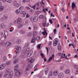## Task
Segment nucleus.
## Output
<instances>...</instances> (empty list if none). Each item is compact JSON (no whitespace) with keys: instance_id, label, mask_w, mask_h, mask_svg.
I'll return each instance as SVG.
<instances>
[{"instance_id":"nucleus-1","label":"nucleus","mask_w":78,"mask_h":78,"mask_svg":"<svg viewBox=\"0 0 78 78\" xmlns=\"http://www.w3.org/2000/svg\"><path fill=\"white\" fill-rule=\"evenodd\" d=\"M36 34H37L36 32L35 31L33 32V35L34 37H32V39L31 41V43H34L36 41V38L35 37L36 36Z\"/></svg>"},{"instance_id":"nucleus-2","label":"nucleus","mask_w":78,"mask_h":78,"mask_svg":"<svg viewBox=\"0 0 78 78\" xmlns=\"http://www.w3.org/2000/svg\"><path fill=\"white\" fill-rule=\"evenodd\" d=\"M14 23H17V24H20L21 23V18H19L18 19L16 20L14 22Z\"/></svg>"},{"instance_id":"nucleus-3","label":"nucleus","mask_w":78,"mask_h":78,"mask_svg":"<svg viewBox=\"0 0 78 78\" xmlns=\"http://www.w3.org/2000/svg\"><path fill=\"white\" fill-rule=\"evenodd\" d=\"M15 72V75L16 76H19L20 75V72L19 71L17 70Z\"/></svg>"},{"instance_id":"nucleus-4","label":"nucleus","mask_w":78,"mask_h":78,"mask_svg":"<svg viewBox=\"0 0 78 78\" xmlns=\"http://www.w3.org/2000/svg\"><path fill=\"white\" fill-rule=\"evenodd\" d=\"M11 44L10 42H7L5 44V47L6 48L9 47L11 46Z\"/></svg>"},{"instance_id":"nucleus-5","label":"nucleus","mask_w":78,"mask_h":78,"mask_svg":"<svg viewBox=\"0 0 78 78\" xmlns=\"http://www.w3.org/2000/svg\"><path fill=\"white\" fill-rule=\"evenodd\" d=\"M29 63H28V66H27L26 69V70H29V69H31L32 67L33 66L31 65L30 64H29Z\"/></svg>"},{"instance_id":"nucleus-6","label":"nucleus","mask_w":78,"mask_h":78,"mask_svg":"<svg viewBox=\"0 0 78 78\" xmlns=\"http://www.w3.org/2000/svg\"><path fill=\"white\" fill-rule=\"evenodd\" d=\"M58 78H63V77H64V74L62 73H59L58 74Z\"/></svg>"},{"instance_id":"nucleus-7","label":"nucleus","mask_w":78,"mask_h":78,"mask_svg":"<svg viewBox=\"0 0 78 78\" xmlns=\"http://www.w3.org/2000/svg\"><path fill=\"white\" fill-rule=\"evenodd\" d=\"M10 70L9 69H7L5 71V74L4 76H6L7 75H8L9 73V72ZM6 75V76H5Z\"/></svg>"},{"instance_id":"nucleus-8","label":"nucleus","mask_w":78,"mask_h":78,"mask_svg":"<svg viewBox=\"0 0 78 78\" xmlns=\"http://www.w3.org/2000/svg\"><path fill=\"white\" fill-rule=\"evenodd\" d=\"M13 75V72L12 71H11L10 72L9 74V78H12Z\"/></svg>"},{"instance_id":"nucleus-9","label":"nucleus","mask_w":78,"mask_h":78,"mask_svg":"<svg viewBox=\"0 0 78 78\" xmlns=\"http://www.w3.org/2000/svg\"><path fill=\"white\" fill-rule=\"evenodd\" d=\"M38 19L37 17V16H35L33 19V21L34 22H36L37 21Z\"/></svg>"},{"instance_id":"nucleus-10","label":"nucleus","mask_w":78,"mask_h":78,"mask_svg":"<svg viewBox=\"0 0 78 78\" xmlns=\"http://www.w3.org/2000/svg\"><path fill=\"white\" fill-rule=\"evenodd\" d=\"M28 61V64H30V63H33V62H34V59L33 58H30V60H29Z\"/></svg>"},{"instance_id":"nucleus-11","label":"nucleus","mask_w":78,"mask_h":78,"mask_svg":"<svg viewBox=\"0 0 78 78\" xmlns=\"http://www.w3.org/2000/svg\"><path fill=\"white\" fill-rule=\"evenodd\" d=\"M57 48L58 50H61L62 48H61V46L60 44H58L57 46Z\"/></svg>"},{"instance_id":"nucleus-12","label":"nucleus","mask_w":78,"mask_h":78,"mask_svg":"<svg viewBox=\"0 0 78 78\" xmlns=\"http://www.w3.org/2000/svg\"><path fill=\"white\" fill-rule=\"evenodd\" d=\"M76 7V5L74 2L72 3V9H74Z\"/></svg>"},{"instance_id":"nucleus-13","label":"nucleus","mask_w":78,"mask_h":78,"mask_svg":"<svg viewBox=\"0 0 78 78\" xmlns=\"http://www.w3.org/2000/svg\"><path fill=\"white\" fill-rule=\"evenodd\" d=\"M4 65H5L4 64H2L0 66V70H3V69H4Z\"/></svg>"},{"instance_id":"nucleus-14","label":"nucleus","mask_w":78,"mask_h":78,"mask_svg":"<svg viewBox=\"0 0 78 78\" xmlns=\"http://www.w3.org/2000/svg\"><path fill=\"white\" fill-rule=\"evenodd\" d=\"M18 68H19V65H16L15 66V68L14 69V71L16 72V70H18Z\"/></svg>"},{"instance_id":"nucleus-15","label":"nucleus","mask_w":78,"mask_h":78,"mask_svg":"<svg viewBox=\"0 0 78 78\" xmlns=\"http://www.w3.org/2000/svg\"><path fill=\"white\" fill-rule=\"evenodd\" d=\"M32 51H30V52H29L27 55V57H30L31 56V55H32Z\"/></svg>"},{"instance_id":"nucleus-16","label":"nucleus","mask_w":78,"mask_h":78,"mask_svg":"<svg viewBox=\"0 0 78 78\" xmlns=\"http://www.w3.org/2000/svg\"><path fill=\"white\" fill-rule=\"evenodd\" d=\"M25 31L23 30H20V34H25Z\"/></svg>"},{"instance_id":"nucleus-17","label":"nucleus","mask_w":78,"mask_h":78,"mask_svg":"<svg viewBox=\"0 0 78 78\" xmlns=\"http://www.w3.org/2000/svg\"><path fill=\"white\" fill-rule=\"evenodd\" d=\"M53 74L54 76H56L58 74V72L57 71H54L53 73Z\"/></svg>"},{"instance_id":"nucleus-18","label":"nucleus","mask_w":78,"mask_h":78,"mask_svg":"<svg viewBox=\"0 0 78 78\" xmlns=\"http://www.w3.org/2000/svg\"><path fill=\"white\" fill-rule=\"evenodd\" d=\"M42 34L43 35H45L46 34V36H47V31L45 30V29L44 30V32H42Z\"/></svg>"},{"instance_id":"nucleus-19","label":"nucleus","mask_w":78,"mask_h":78,"mask_svg":"<svg viewBox=\"0 0 78 78\" xmlns=\"http://www.w3.org/2000/svg\"><path fill=\"white\" fill-rule=\"evenodd\" d=\"M42 34L43 35H45L46 34V36H47V31L45 30V29L44 30V32H42Z\"/></svg>"},{"instance_id":"nucleus-20","label":"nucleus","mask_w":78,"mask_h":78,"mask_svg":"<svg viewBox=\"0 0 78 78\" xmlns=\"http://www.w3.org/2000/svg\"><path fill=\"white\" fill-rule=\"evenodd\" d=\"M0 27H1V28H5V24L3 23H2L0 25Z\"/></svg>"},{"instance_id":"nucleus-21","label":"nucleus","mask_w":78,"mask_h":78,"mask_svg":"<svg viewBox=\"0 0 78 78\" xmlns=\"http://www.w3.org/2000/svg\"><path fill=\"white\" fill-rule=\"evenodd\" d=\"M16 50H18L19 51H21V48H20V46L16 48Z\"/></svg>"},{"instance_id":"nucleus-22","label":"nucleus","mask_w":78,"mask_h":78,"mask_svg":"<svg viewBox=\"0 0 78 78\" xmlns=\"http://www.w3.org/2000/svg\"><path fill=\"white\" fill-rule=\"evenodd\" d=\"M4 35H7V37L8 35V32H7V30H4Z\"/></svg>"},{"instance_id":"nucleus-23","label":"nucleus","mask_w":78,"mask_h":78,"mask_svg":"<svg viewBox=\"0 0 78 78\" xmlns=\"http://www.w3.org/2000/svg\"><path fill=\"white\" fill-rule=\"evenodd\" d=\"M3 8L4 7L3 6H1V5H0V11H2L3 10Z\"/></svg>"},{"instance_id":"nucleus-24","label":"nucleus","mask_w":78,"mask_h":78,"mask_svg":"<svg viewBox=\"0 0 78 78\" xmlns=\"http://www.w3.org/2000/svg\"><path fill=\"white\" fill-rule=\"evenodd\" d=\"M20 14H24L25 15H26V12L25 11H22L20 12Z\"/></svg>"},{"instance_id":"nucleus-25","label":"nucleus","mask_w":78,"mask_h":78,"mask_svg":"<svg viewBox=\"0 0 78 78\" xmlns=\"http://www.w3.org/2000/svg\"><path fill=\"white\" fill-rule=\"evenodd\" d=\"M23 27V25L22 24H19L18 26V28H22Z\"/></svg>"},{"instance_id":"nucleus-26","label":"nucleus","mask_w":78,"mask_h":78,"mask_svg":"<svg viewBox=\"0 0 78 78\" xmlns=\"http://www.w3.org/2000/svg\"><path fill=\"white\" fill-rule=\"evenodd\" d=\"M57 44H58V43L55 42V41H54L53 43V46H56L57 45Z\"/></svg>"},{"instance_id":"nucleus-27","label":"nucleus","mask_w":78,"mask_h":78,"mask_svg":"<svg viewBox=\"0 0 78 78\" xmlns=\"http://www.w3.org/2000/svg\"><path fill=\"white\" fill-rule=\"evenodd\" d=\"M11 64V62L10 61H8L6 62V64H7V65H9Z\"/></svg>"},{"instance_id":"nucleus-28","label":"nucleus","mask_w":78,"mask_h":78,"mask_svg":"<svg viewBox=\"0 0 78 78\" xmlns=\"http://www.w3.org/2000/svg\"><path fill=\"white\" fill-rule=\"evenodd\" d=\"M20 40L18 39L16 42V44H20Z\"/></svg>"},{"instance_id":"nucleus-29","label":"nucleus","mask_w":78,"mask_h":78,"mask_svg":"<svg viewBox=\"0 0 78 78\" xmlns=\"http://www.w3.org/2000/svg\"><path fill=\"white\" fill-rule=\"evenodd\" d=\"M34 30H37V25H35L34 26Z\"/></svg>"},{"instance_id":"nucleus-30","label":"nucleus","mask_w":78,"mask_h":78,"mask_svg":"<svg viewBox=\"0 0 78 78\" xmlns=\"http://www.w3.org/2000/svg\"><path fill=\"white\" fill-rule=\"evenodd\" d=\"M39 18L43 19H44V15H41L39 17Z\"/></svg>"},{"instance_id":"nucleus-31","label":"nucleus","mask_w":78,"mask_h":78,"mask_svg":"<svg viewBox=\"0 0 78 78\" xmlns=\"http://www.w3.org/2000/svg\"><path fill=\"white\" fill-rule=\"evenodd\" d=\"M53 73H52V72L50 71L48 74V76H52Z\"/></svg>"},{"instance_id":"nucleus-32","label":"nucleus","mask_w":78,"mask_h":78,"mask_svg":"<svg viewBox=\"0 0 78 78\" xmlns=\"http://www.w3.org/2000/svg\"><path fill=\"white\" fill-rule=\"evenodd\" d=\"M69 69H67L65 72V73L66 74H68L69 73Z\"/></svg>"},{"instance_id":"nucleus-33","label":"nucleus","mask_w":78,"mask_h":78,"mask_svg":"<svg viewBox=\"0 0 78 78\" xmlns=\"http://www.w3.org/2000/svg\"><path fill=\"white\" fill-rule=\"evenodd\" d=\"M17 3V2L16 1H13V4L14 6H16V4Z\"/></svg>"},{"instance_id":"nucleus-34","label":"nucleus","mask_w":78,"mask_h":78,"mask_svg":"<svg viewBox=\"0 0 78 78\" xmlns=\"http://www.w3.org/2000/svg\"><path fill=\"white\" fill-rule=\"evenodd\" d=\"M16 14H18L20 13V10H19V9L16 10Z\"/></svg>"},{"instance_id":"nucleus-35","label":"nucleus","mask_w":78,"mask_h":78,"mask_svg":"<svg viewBox=\"0 0 78 78\" xmlns=\"http://www.w3.org/2000/svg\"><path fill=\"white\" fill-rule=\"evenodd\" d=\"M29 45H30V44H29V43H27L25 44L24 47H27L28 46H29Z\"/></svg>"},{"instance_id":"nucleus-36","label":"nucleus","mask_w":78,"mask_h":78,"mask_svg":"<svg viewBox=\"0 0 78 78\" xmlns=\"http://www.w3.org/2000/svg\"><path fill=\"white\" fill-rule=\"evenodd\" d=\"M3 61H6V56H4L3 58Z\"/></svg>"},{"instance_id":"nucleus-37","label":"nucleus","mask_w":78,"mask_h":78,"mask_svg":"<svg viewBox=\"0 0 78 78\" xmlns=\"http://www.w3.org/2000/svg\"><path fill=\"white\" fill-rule=\"evenodd\" d=\"M58 55L59 56H61V57H62V56H63V55L61 54V52H60L58 54Z\"/></svg>"},{"instance_id":"nucleus-38","label":"nucleus","mask_w":78,"mask_h":78,"mask_svg":"<svg viewBox=\"0 0 78 78\" xmlns=\"http://www.w3.org/2000/svg\"><path fill=\"white\" fill-rule=\"evenodd\" d=\"M52 59H53L52 57H50L49 58V59L48 60V62H49V61H51V60H52Z\"/></svg>"},{"instance_id":"nucleus-39","label":"nucleus","mask_w":78,"mask_h":78,"mask_svg":"<svg viewBox=\"0 0 78 78\" xmlns=\"http://www.w3.org/2000/svg\"><path fill=\"white\" fill-rule=\"evenodd\" d=\"M41 44H40L37 45V49H40L41 48Z\"/></svg>"},{"instance_id":"nucleus-40","label":"nucleus","mask_w":78,"mask_h":78,"mask_svg":"<svg viewBox=\"0 0 78 78\" xmlns=\"http://www.w3.org/2000/svg\"><path fill=\"white\" fill-rule=\"evenodd\" d=\"M24 8V7H23V6H21L20 8L19 9H20V10L21 11H22V10Z\"/></svg>"},{"instance_id":"nucleus-41","label":"nucleus","mask_w":78,"mask_h":78,"mask_svg":"<svg viewBox=\"0 0 78 78\" xmlns=\"http://www.w3.org/2000/svg\"><path fill=\"white\" fill-rule=\"evenodd\" d=\"M5 39L4 38V37H2L0 39V40L1 41H3Z\"/></svg>"},{"instance_id":"nucleus-42","label":"nucleus","mask_w":78,"mask_h":78,"mask_svg":"<svg viewBox=\"0 0 78 78\" xmlns=\"http://www.w3.org/2000/svg\"><path fill=\"white\" fill-rule=\"evenodd\" d=\"M28 75V73H25V74H24V76H27Z\"/></svg>"},{"instance_id":"nucleus-43","label":"nucleus","mask_w":78,"mask_h":78,"mask_svg":"<svg viewBox=\"0 0 78 78\" xmlns=\"http://www.w3.org/2000/svg\"><path fill=\"white\" fill-rule=\"evenodd\" d=\"M40 39H41V37L39 36H38L37 37L36 39L37 40V41H39V40Z\"/></svg>"},{"instance_id":"nucleus-44","label":"nucleus","mask_w":78,"mask_h":78,"mask_svg":"<svg viewBox=\"0 0 78 78\" xmlns=\"http://www.w3.org/2000/svg\"><path fill=\"white\" fill-rule=\"evenodd\" d=\"M7 2L8 3H11L12 2V0H6Z\"/></svg>"},{"instance_id":"nucleus-45","label":"nucleus","mask_w":78,"mask_h":78,"mask_svg":"<svg viewBox=\"0 0 78 78\" xmlns=\"http://www.w3.org/2000/svg\"><path fill=\"white\" fill-rule=\"evenodd\" d=\"M28 23V20H26L25 21V25H27V23Z\"/></svg>"},{"instance_id":"nucleus-46","label":"nucleus","mask_w":78,"mask_h":78,"mask_svg":"<svg viewBox=\"0 0 78 78\" xmlns=\"http://www.w3.org/2000/svg\"><path fill=\"white\" fill-rule=\"evenodd\" d=\"M32 35V34L31 33H29L28 34V36L29 37H31Z\"/></svg>"},{"instance_id":"nucleus-47","label":"nucleus","mask_w":78,"mask_h":78,"mask_svg":"<svg viewBox=\"0 0 78 78\" xmlns=\"http://www.w3.org/2000/svg\"><path fill=\"white\" fill-rule=\"evenodd\" d=\"M74 67L75 68H76V69H78V66L74 65Z\"/></svg>"},{"instance_id":"nucleus-48","label":"nucleus","mask_w":78,"mask_h":78,"mask_svg":"<svg viewBox=\"0 0 78 78\" xmlns=\"http://www.w3.org/2000/svg\"><path fill=\"white\" fill-rule=\"evenodd\" d=\"M55 42H57L58 43V41H59V40H58V38H56L55 39Z\"/></svg>"},{"instance_id":"nucleus-49","label":"nucleus","mask_w":78,"mask_h":78,"mask_svg":"<svg viewBox=\"0 0 78 78\" xmlns=\"http://www.w3.org/2000/svg\"><path fill=\"white\" fill-rule=\"evenodd\" d=\"M49 22L51 24H52V23H53V22H52L51 19H50L49 20Z\"/></svg>"},{"instance_id":"nucleus-50","label":"nucleus","mask_w":78,"mask_h":78,"mask_svg":"<svg viewBox=\"0 0 78 78\" xmlns=\"http://www.w3.org/2000/svg\"><path fill=\"white\" fill-rule=\"evenodd\" d=\"M71 33V30H69L67 32V34H70Z\"/></svg>"},{"instance_id":"nucleus-51","label":"nucleus","mask_w":78,"mask_h":78,"mask_svg":"<svg viewBox=\"0 0 78 78\" xmlns=\"http://www.w3.org/2000/svg\"><path fill=\"white\" fill-rule=\"evenodd\" d=\"M54 34H55L56 33V29H54Z\"/></svg>"},{"instance_id":"nucleus-52","label":"nucleus","mask_w":78,"mask_h":78,"mask_svg":"<svg viewBox=\"0 0 78 78\" xmlns=\"http://www.w3.org/2000/svg\"><path fill=\"white\" fill-rule=\"evenodd\" d=\"M35 7H36V5H34L33 6H32V8H33V9H36V8H35Z\"/></svg>"},{"instance_id":"nucleus-53","label":"nucleus","mask_w":78,"mask_h":78,"mask_svg":"<svg viewBox=\"0 0 78 78\" xmlns=\"http://www.w3.org/2000/svg\"><path fill=\"white\" fill-rule=\"evenodd\" d=\"M3 73H0V78H1L2 76V75H3Z\"/></svg>"},{"instance_id":"nucleus-54","label":"nucleus","mask_w":78,"mask_h":78,"mask_svg":"<svg viewBox=\"0 0 78 78\" xmlns=\"http://www.w3.org/2000/svg\"><path fill=\"white\" fill-rule=\"evenodd\" d=\"M38 66H39V65L38 64L34 66V68H37V67Z\"/></svg>"},{"instance_id":"nucleus-55","label":"nucleus","mask_w":78,"mask_h":78,"mask_svg":"<svg viewBox=\"0 0 78 78\" xmlns=\"http://www.w3.org/2000/svg\"><path fill=\"white\" fill-rule=\"evenodd\" d=\"M15 6H16V7H19V4L18 3H17Z\"/></svg>"},{"instance_id":"nucleus-56","label":"nucleus","mask_w":78,"mask_h":78,"mask_svg":"<svg viewBox=\"0 0 78 78\" xmlns=\"http://www.w3.org/2000/svg\"><path fill=\"white\" fill-rule=\"evenodd\" d=\"M41 56H42V58H44V54H43V53H41Z\"/></svg>"},{"instance_id":"nucleus-57","label":"nucleus","mask_w":78,"mask_h":78,"mask_svg":"<svg viewBox=\"0 0 78 78\" xmlns=\"http://www.w3.org/2000/svg\"><path fill=\"white\" fill-rule=\"evenodd\" d=\"M14 62H15V63H17V59H15L14 61Z\"/></svg>"},{"instance_id":"nucleus-58","label":"nucleus","mask_w":78,"mask_h":78,"mask_svg":"<svg viewBox=\"0 0 78 78\" xmlns=\"http://www.w3.org/2000/svg\"><path fill=\"white\" fill-rule=\"evenodd\" d=\"M49 46H51V41H50L49 43Z\"/></svg>"},{"instance_id":"nucleus-59","label":"nucleus","mask_w":78,"mask_h":78,"mask_svg":"<svg viewBox=\"0 0 78 78\" xmlns=\"http://www.w3.org/2000/svg\"><path fill=\"white\" fill-rule=\"evenodd\" d=\"M42 25L43 27H45L46 25V24H45V23H43Z\"/></svg>"},{"instance_id":"nucleus-60","label":"nucleus","mask_w":78,"mask_h":78,"mask_svg":"<svg viewBox=\"0 0 78 78\" xmlns=\"http://www.w3.org/2000/svg\"><path fill=\"white\" fill-rule=\"evenodd\" d=\"M75 75H78V70H76V73H75Z\"/></svg>"},{"instance_id":"nucleus-61","label":"nucleus","mask_w":78,"mask_h":78,"mask_svg":"<svg viewBox=\"0 0 78 78\" xmlns=\"http://www.w3.org/2000/svg\"><path fill=\"white\" fill-rule=\"evenodd\" d=\"M26 51H30V48H28L26 49Z\"/></svg>"},{"instance_id":"nucleus-62","label":"nucleus","mask_w":78,"mask_h":78,"mask_svg":"<svg viewBox=\"0 0 78 78\" xmlns=\"http://www.w3.org/2000/svg\"><path fill=\"white\" fill-rule=\"evenodd\" d=\"M62 5H63V6H64V5H65V3L64 2L62 1Z\"/></svg>"},{"instance_id":"nucleus-63","label":"nucleus","mask_w":78,"mask_h":78,"mask_svg":"<svg viewBox=\"0 0 78 78\" xmlns=\"http://www.w3.org/2000/svg\"><path fill=\"white\" fill-rule=\"evenodd\" d=\"M62 12H65V11L64 10V8L62 9Z\"/></svg>"},{"instance_id":"nucleus-64","label":"nucleus","mask_w":78,"mask_h":78,"mask_svg":"<svg viewBox=\"0 0 78 78\" xmlns=\"http://www.w3.org/2000/svg\"><path fill=\"white\" fill-rule=\"evenodd\" d=\"M51 57L52 58H54V57H55V55L54 54H53L52 55V57Z\"/></svg>"}]
</instances>
